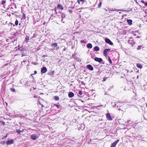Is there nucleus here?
<instances>
[{"mask_svg":"<svg viewBox=\"0 0 147 147\" xmlns=\"http://www.w3.org/2000/svg\"><path fill=\"white\" fill-rule=\"evenodd\" d=\"M31 138L33 140H35L39 137L38 135L33 134L30 136Z\"/></svg>","mask_w":147,"mask_h":147,"instance_id":"nucleus-1","label":"nucleus"},{"mask_svg":"<svg viewBox=\"0 0 147 147\" xmlns=\"http://www.w3.org/2000/svg\"><path fill=\"white\" fill-rule=\"evenodd\" d=\"M51 46L52 47H56L55 49L54 48V49L56 50H58L59 48V47L58 46V45L56 43L54 42L53 43L51 44Z\"/></svg>","mask_w":147,"mask_h":147,"instance_id":"nucleus-2","label":"nucleus"},{"mask_svg":"<svg viewBox=\"0 0 147 147\" xmlns=\"http://www.w3.org/2000/svg\"><path fill=\"white\" fill-rule=\"evenodd\" d=\"M105 42L110 45H113V43L111 41V40L109 38H106L105 39Z\"/></svg>","mask_w":147,"mask_h":147,"instance_id":"nucleus-3","label":"nucleus"},{"mask_svg":"<svg viewBox=\"0 0 147 147\" xmlns=\"http://www.w3.org/2000/svg\"><path fill=\"white\" fill-rule=\"evenodd\" d=\"M47 69L46 67H44L41 69V73L42 74H44L47 72Z\"/></svg>","mask_w":147,"mask_h":147,"instance_id":"nucleus-4","label":"nucleus"},{"mask_svg":"<svg viewBox=\"0 0 147 147\" xmlns=\"http://www.w3.org/2000/svg\"><path fill=\"white\" fill-rule=\"evenodd\" d=\"M119 140H117L111 144L110 147H115L117 144L119 142Z\"/></svg>","mask_w":147,"mask_h":147,"instance_id":"nucleus-5","label":"nucleus"},{"mask_svg":"<svg viewBox=\"0 0 147 147\" xmlns=\"http://www.w3.org/2000/svg\"><path fill=\"white\" fill-rule=\"evenodd\" d=\"M110 50L109 49H105L103 51V54L104 56L106 57L107 55V52Z\"/></svg>","mask_w":147,"mask_h":147,"instance_id":"nucleus-6","label":"nucleus"},{"mask_svg":"<svg viewBox=\"0 0 147 147\" xmlns=\"http://www.w3.org/2000/svg\"><path fill=\"white\" fill-rule=\"evenodd\" d=\"M94 60L98 62L99 63L101 62L102 61V59L101 58L95 57L94 59Z\"/></svg>","mask_w":147,"mask_h":147,"instance_id":"nucleus-7","label":"nucleus"},{"mask_svg":"<svg viewBox=\"0 0 147 147\" xmlns=\"http://www.w3.org/2000/svg\"><path fill=\"white\" fill-rule=\"evenodd\" d=\"M14 143V141L12 139L10 140H8L6 142V144L7 145H10L13 144Z\"/></svg>","mask_w":147,"mask_h":147,"instance_id":"nucleus-8","label":"nucleus"},{"mask_svg":"<svg viewBox=\"0 0 147 147\" xmlns=\"http://www.w3.org/2000/svg\"><path fill=\"white\" fill-rule=\"evenodd\" d=\"M107 119L109 120H112V118L109 113H107L106 115Z\"/></svg>","mask_w":147,"mask_h":147,"instance_id":"nucleus-9","label":"nucleus"},{"mask_svg":"<svg viewBox=\"0 0 147 147\" xmlns=\"http://www.w3.org/2000/svg\"><path fill=\"white\" fill-rule=\"evenodd\" d=\"M87 68L89 70L92 71L93 70L94 68L92 67V66L90 65H87Z\"/></svg>","mask_w":147,"mask_h":147,"instance_id":"nucleus-10","label":"nucleus"},{"mask_svg":"<svg viewBox=\"0 0 147 147\" xmlns=\"http://www.w3.org/2000/svg\"><path fill=\"white\" fill-rule=\"evenodd\" d=\"M74 96V94L72 92H70L68 94V96L69 98H72Z\"/></svg>","mask_w":147,"mask_h":147,"instance_id":"nucleus-11","label":"nucleus"},{"mask_svg":"<svg viewBox=\"0 0 147 147\" xmlns=\"http://www.w3.org/2000/svg\"><path fill=\"white\" fill-rule=\"evenodd\" d=\"M136 66L137 67L140 69H142V65L139 63H137L136 64Z\"/></svg>","mask_w":147,"mask_h":147,"instance_id":"nucleus-12","label":"nucleus"},{"mask_svg":"<svg viewBox=\"0 0 147 147\" xmlns=\"http://www.w3.org/2000/svg\"><path fill=\"white\" fill-rule=\"evenodd\" d=\"M86 46L87 48H90V49L92 48V44L90 43L87 44Z\"/></svg>","mask_w":147,"mask_h":147,"instance_id":"nucleus-13","label":"nucleus"},{"mask_svg":"<svg viewBox=\"0 0 147 147\" xmlns=\"http://www.w3.org/2000/svg\"><path fill=\"white\" fill-rule=\"evenodd\" d=\"M77 2L79 4H82L85 1L84 0H78Z\"/></svg>","mask_w":147,"mask_h":147,"instance_id":"nucleus-14","label":"nucleus"},{"mask_svg":"<svg viewBox=\"0 0 147 147\" xmlns=\"http://www.w3.org/2000/svg\"><path fill=\"white\" fill-rule=\"evenodd\" d=\"M127 22L128 24L129 25H131L132 24V21L131 20H127Z\"/></svg>","mask_w":147,"mask_h":147,"instance_id":"nucleus-15","label":"nucleus"},{"mask_svg":"<svg viewBox=\"0 0 147 147\" xmlns=\"http://www.w3.org/2000/svg\"><path fill=\"white\" fill-rule=\"evenodd\" d=\"M99 47L98 46H96L94 47V51H98L99 50Z\"/></svg>","mask_w":147,"mask_h":147,"instance_id":"nucleus-16","label":"nucleus"},{"mask_svg":"<svg viewBox=\"0 0 147 147\" xmlns=\"http://www.w3.org/2000/svg\"><path fill=\"white\" fill-rule=\"evenodd\" d=\"M128 43L130 44L133 45L134 44V42L132 40H129L128 41Z\"/></svg>","mask_w":147,"mask_h":147,"instance_id":"nucleus-17","label":"nucleus"},{"mask_svg":"<svg viewBox=\"0 0 147 147\" xmlns=\"http://www.w3.org/2000/svg\"><path fill=\"white\" fill-rule=\"evenodd\" d=\"M57 7H58L59 9H60L61 10L63 9V7L60 4H59L58 5Z\"/></svg>","mask_w":147,"mask_h":147,"instance_id":"nucleus-18","label":"nucleus"},{"mask_svg":"<svg viewBox=\"0 0 147 147\" xmlns=\"http://www.w3.org/2000/svg\"><path fill=\"white\" fill-rule=\"evenodd\" d=\"M55 73V71H52L50 73H48V74L49 75H54Z\"/></svg>","mask_w":147,"mask_h":147,"instance_id":"nucleus-19","label":"nucleus"},{"mask_svg":"<svg viewBox=\"0 0 147 147\" xmlns=\"http://www.w3.org/2000/svg\"><path fill=\"white\" fill-rule=\"evenodd\" d=\"M16 132L18 133V134H20L21 132H22V131L20 130L19 129H17L16 130Z\"/></svg>","mask_w":147,"mask_h":147,"instance_id":"nucleus-20","label":"nucleus"},{"mask_svg":"<svg viewBox=\"0 0 147 147\" xmlns=\"http://www.w3.org/2000/svg\"><path fill=\"white\" fill-rule=\"evenodd\" d=\"M54 99L56 100H58L59 99V98L58 96H55L54 97Z\"/></svg>","mask_w":147,"mask_h":147,"instance_id":"nucleus-21","label":"nucleus"},{"mask_svg":"<svg viewBox=\"0 0 147 147\" xmlns=\"http://www.w3.org/2000/svg\"><path fill=\"white\" fill-rule=\"evenodd\" d=\"M108 59L109 60V63L110 64H111L112 63V61L111 60V59L110 57H108Z\"/></svg>","mask_w":147,"mask_h":147,"instance_id":"nucleus-22","label":"nucleus"},{"mask_svg":"<svg viewBox=\"0 0 147 147\" xmlns=\"http://www.w3.org/2000/svg\"><path fill=\"white\" fill-rule=\"evenodd\" d=\"M26 42L27 43L28 42L29 40V36H27L26 37Z\"/></svg>","mask_w":147,"mask_h":147,"instance_id":"nucleus-23","label":"nucleus"},{"mask_svg":"<svg viewBox=\"0 0 147 147\" xmlns=\"http://www.w3.org/2000/svg\"><path fill=\"white\" fill-rule=\"evenodd\" d=\"M7 135H8V134H6V135L5 136H3V137L2 138V140H3L4 139H5V138H7Z\"/></svg>","mask_w":147,"mask_h":147,"instance_id":"nucleus-24","label":"nucleus"},{"mask_svg":"<svg viewBox=\"0 0 147 147\" xmlns=\"http://www.w3.org/2000/svg\"><path fill=\"white\" fill-rule=\"evenodd\" d=\"M18 21L17 20H16L15 22V24L16 26L18 25Z\"/></svg>","mask_w":147,"mask_h":147,"instance_id":"nucleus-25","label":"nucleus"},{"mask_svg":"<svg viewBox=\"0 0 147 147\" xmlns=\"http://www.w3.org/2000/svg\"><path fill=\"white\" fill-rule=\"evenodd\" d=\"M142 46L141 45H140L138 46V47H137V50H140Z\"/></svg>","mask_w":147,"mask_h":147,"instance_id":"nucleus-26","label":"nucleus"},{"mask_svg":"<svg viewBox=\"0 0 147 147\" xmlns=\"http://www.w3.org/2000/svg\"><path fill=\"white\" fill-rule=\"evenodd\" d=\"M13 92H15V90L13 88H11L10 89Z\"/></svg>","mask_w":147,"mask_h":147,"instance_id":"nucleus-27","label":"nucleus"},{"mask_svg":"<svg viewBox=\"0 0 147 147\" xmlns=\"http://www.w3.org/2000/svg\"><path fill=\"white\" fill-rule=\"evenodd\" d=\"M101 2H100V3L98 5V6L99 8H100L101 7Z\"/></svg>","mask_w":147,"mask_h":147,"instance_id":"nucleus-28","label":"nucleus"},{"mask_svg":"<svg viewBox=\"0 0 147 147\" xmlns=\"http://www.w3.org/2000/svg\"><path fill=\"white\" fill-rule=\"evenodd\" d=\"M78 93L80 95H82V92L81 91H80Z\"/></svg>","mask_w":147,"mask_h":147,"instance_id":"nucleus-29","label":"nucleus"},{"mask_svg":"<svg viewBox=\"0 0 147 147\" xmlns=\"http://www.w3.org/2000/svg\"><path fill=\"white\" fill-rule=\"evenodd\" d=\"M54 105L56 106L58 108H59L60 106V105H59L55 104Z\"/></svg>","mask_w":147,"mask_h":147,"instance_id":"nucleus-30","label":"nucleus"},{"mask_svg":"<svg viewBox=\"0 0 147 147\" xmlns=\"http://www.w3.org/2000/svg\"><path fill=\"white\" fill-rule=\"evenodd\" d=\"M68 12L70 13H72V12H73V11L72 10H71V9H69V10H68Z\"/></svg>","mask_w":147,"mask_h":147,"instance_id":"nucleus-31","label":"nucleus"},{"mask_svg":"<svg viewBox=\"0 0 147 147\" xmlns=\"http://www.w3.org/2000/svg\"><path fill=\"white\" fill-rule=\"evenodd\" d=\"M5 3V1H3L2 2V4L3 5H4V4Z\"/></svg>","mask_w":147,"mask_h":147,"instance_id":"nucleus-32","label":"nucleus"},{"mask_svg":"<svg viewBox=\"0 0 147 147\" xmlns=\"http://www.w3.org/2000/svg\"><path fill=\"white\" fill-rule=\"evenodd\" d=\"M1 143L3 144H5V141H3L1 142Z\"/></svg>","mask_w":147,"mask_h":147,"instance_id":"nucleus-33","label":"nucleus"},{"mask_svg":"<svg viewBox=\"0 0 147 147\" xmlns=\"http://www.w3.org/2000/svg\"><path fill=\"white\" fill-rule=\"evenodd\" d=\"M81 42H82V43H84V40H82L81 41Z\"/></svg>","mask_w":147,"mask_h":147,"instance_id":"nucleus-34","label":"nucleus"},{"mask_svg":"<svg viewBox=\"0 0 147 147\" xmlns=\"http://www.w3.org/2000/svg\"><path fill=\"white\" fill-rule=\"evenodd\" d=\"M116 107V104H115V105H114L113 106V107Z\"/></svg>","mask_w":147,"mask_h":147,"instance_id":"nucleus-35","label":"nucleus"},{"mask_svg":"<svg viewBox=\"0 0 147 147\" xmlns=\"http://www.w3.org/2000/svg\"><path fill=\"white\" fill-rule=\"evenodd\" d=\"M2 124H3L4 125L5 124V122H4L3 121L2 122Z\"/></svg>","mask_w":147,"mask_h":147,"instance_id":"nucleus-36","label":"nucleus"},{"mask_svg":"<svg viewBox=\"0 0 147 147\" xmlns=\"http://www.w3.org/2000/svg\"><path fill=\"white\" fill-rule=\"evenodd\" d=\"M23 17L24 18H25V15L24 14H23Z\"/></svg>","mask_w":147,"mask_h":147,"instance_id":"nucleus-37","label":"nucleus"},{"mask_svg":"<svg viewBox=\"0 0 147 147\" xmlns=\"http://www.w3.org/2000/svg\"><path fill=\"white\" fill-rule=\"evenodd\" d=\"M36 73H37V71H34V74H36Z\"/></svg>","mask_w":147,"mask_h":147,"instance_id":"nucleus-38","label":"nucleus"},{"mask_svg":"<svg viewBox=\"0 0 147 147\" xmlns=\"http://www.w3.org/2000/svg\"><path fill=\"white\" fill-rule=\"evenodd\" d=\"M145 5L146 6H147V2H146L145 3Z\"/></svg>","mask_w":147,"mask_h":147,"instance_id":"nucleus-39","label":"nucleus"},{"mask_svg":"<svg viewBox=\"0 0 147 147\" xmlns=\"http://www.w3.org/2000/svg\"><path fill=\"white\" fill-rule=\"evenodd\" d=\"M26 56V55H24V54H22V57H23V56Z\"/></svg>","mask_w":147,"mask_h":147,"instance_id":"nucleus-40","label":"nucleus"},{"mask_svg":"<svg viewBox=\"0 0 147 147\" xmlns=\"http://www.w3.org/2000/svg\"><path fill=\"white\" fill-rule=\"evenodd\" d=\"M66 48L65 47V48L63 49V51H65L66 50Z\"/></svg>","mask_w":147,"mask_h":147,"instance_id":"nucleus-41","label":"nucleus"},{"mask_svg":"<svg viewBox=\"0 0 147 147\" xmlns=\"http://www.w3.org/2000/svg\"><path fill=\"white\" fill-rule=\"evenodd\" d=\"M34 98H36V97H37V96H36V95H35V96H34Z\"/></svg>","mask_w":147,"mask_h":147,"instance_id":"nucleus-42","label":"nucleus"},{"mask_svg":"<svg viewBox=\"0 0 147 147\" xmlns=\"http://www.w3.org/2000/svg\"><path fill=\"white\" fill-rule=\"evenodd\" d=\"M121 109L120 108H119L118 109V110H119V111H120L121 110Z\"/></svg>","mask_w":147,"mask_h":147,"instance_id":"nucleus-43","label":"nucleus"},{"mask_svg":"<svg viewBox=\"0 0 147 147\" xmlns=\"http://www.w3.org/2000/svg\"><path fill=\"white\" fill-rule=\"evenodd\" d=\"M82 84H84V82H81Z\"/></svg>","mask_w":147,"mask_h":147,"instance_id":"nucleus-44","label":"nucleus"},{"mask_svg":"<svg viewBox=\"0 0 147 147\" xmlns=\"http://www.w3.org/2000/svg\"><path fill=\"white\" fill-rule=\"evenodd\" d=\"M91 58H93V56H91Z\"/></svg>","mask_w":147,"mask_h":147,"instance_id":"nucleus-45","label":"nucleus"},{"mask_svg":"<svg viewBox=\"0 0 147 147\" xmlns=\"http://www.w3.org/2000/svg\"><path fill=\"white\" fill-rule=\"evenodd\" d=\"M105 11H107V9H105Z\"/></svg>","mask_w":147,"mask_h":147,"instance_id":"nucleus-46","label":"nucleus"},{"mask_svg":"<svg viewBox=\"0 0 147 147\" xmlns=\"http://www.w3.org/2000/svg\"><path fill=\"white\" fill-rule=\"evenodd\" d=\"M129 121H128L127 122V123H129Z\"/></svg>","mask_w":147,"mask_h":147,"instance_id":"nucleus-47","label":"nucleus"},{"mask_svg":"<svg viewBox=\"0 0 147 147\" xmlns=\"http://www.w3.org/2000/svg\"><path fill=\"white\" fill-rule=\"evenodd\" d=\"M139 36H137V37H136V38H139Z\"/></svg>","mask_w":147,"mask_h":147,"instance_id":"nucleus-48","label":"nucleus"},{"mask_svg":"<svg viewBox=\"0 0 147 147\" xmlns=\"http://www.w3.org/2000/svg\"><path fill=\"white\" fill-rule=\"evenodd\" d=\"M146 107H147V103H146Z\"/></svg>","mask_w":147,"mask_h":147,"instance_id":"nucleus-49","label":"nucleus"},{"mask_svg":"<svg viewBox=\"0 0 147 147\" xmlns=\"http://www.w3.org/2000/svg\"><path fill=\"white\" fill-rule=\"evenodd\" d=\"M123 77H122V76H121V78H123Z\"/></svg>","mask_w":147,"mask_h":147,"instance_id":"nucleus-50","label":"nucleus"},{"mask_svg":"<svg viewBox=\"0 0 147 147\" xmlns=\"http://www.w3.org/2000/svg\"><path fill=\"white\" fill-rule=\"evenodd\" d=\"M138 76H137V78H138Z\"/></svg>","mask_w":147,"mask_h":147,"instance_id":"nucleus-51","label":"nucleus"},{"mask_svg":"<svg viewBox=\"0 0 147 147\" xmlns=\"http://www.w3.org/2000/svg\"><path fill=\"white\" fill-rule=\"evenodd\" d=\"M20 25V23L19 24V25Z\"/></svg>","mask_w":147,"mask_h":147,"instance_id":"nucleus-52","label":"nucleus"},{"mask_svg":"<svg viewBox=\"0 0 147 147\" xmlns=\"http://www.w3.org/2000/svg\"><path fill=\"white\" fill-rule=\"evenodd\" d=\"M25 61H24L23 62H25Z\"/></svg>","mask_w":147,"mask_h":147,"instance_id":"nucleus-53","label":"nucleus"}]
</instances>
